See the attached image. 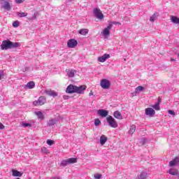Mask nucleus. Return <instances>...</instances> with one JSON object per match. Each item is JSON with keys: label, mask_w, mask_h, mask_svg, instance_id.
<instances>
[{"label": "nucleus", "mask_w": 179, "mask_h": 179, "mask_svg": "<svg viewBox=\"0 0 179 179\" xmlns=\"http://www.w3.org/2000/svg\"><path fill=\"white\" fill-rule=\"evenodd\" d=\"M94 13L96 17H97V19H99L100 20H101L102 19H104V15H103V13H101L100 9L94 8Z\"/></svg>", "instance_id": "nucleus-6"}, {"label": "nucleus", "mask_w": 179, "mask_h": 179, "mask_svg": "<svg viewBox=\"0 0 179 179\" xmlns=\"http://www.w3.org/2000/svg\"><path fill=\"white\" fill-rule=\"evenodd\" d=\"M76 93H78V94H83L85 93V90H86L87 87L86 85H81L80 87H78L76 85Z\"/></svg>", "instance_id": "nucleus-5"}, {"label": "nucleus", "mask_w": 179, "mask_h": 179, "mask_svg": "<svg viewBox=\"0 0 179 179\" xmlns=\"http://www.w3.org/2000/svg\"><path fill=\"white\" fill-rule=\"evenodd\" d=\"M101 177H102L101 174H95L94 175L95 179H100V178H101Z\"/></svg>", "instance_id": "nucleus-40"}, {"label": "nucleus", "mask_w": 179, "mask_h": 179, "mask_svg": "<svg viewBox=\"0 0 179 179\" xmlns=\"http://www.w3.org/2000/svg\"><path fill=\"white\" fill-rule=\"evenodd\" d=\"M69 164V162H68V159L62 161L60 166H62L63 167H65V166H68Z\"/></svg>", "instance_id": "nucleus-33"}, {"label": "nucleus", "mask_w": 179, "mask_h": 179, "mask_svg": "<svg viewBox=\"0 0 179 179\" xmlns=\"http://www.w3.org/2000/svg\"><path fill=\"white\" fill-rule=\"evenodd\" d=\"M41 150L42 153H45L46 155L48 153V149H47L45 147H43Z\"/></svg>", "instance_id": "nucleus-36"}, {"label": "nucleus", "mask_w": 179, "mask_h": 179, "mask_svg": "<svg viewBox=\"0 0 179 179\" xmlns=\"http://www.w3.org/2000/svg\"><path fill=\"white\" fill-rule=\"evenodd\" d=\"M150 22H153L155 20V15L150 17Z\"/></svg>", "instance_id": "nucleus-45"}, {"label": "nucleus", "mask_w": 179, "mask_h": 179, "mask_svg": "<svg viewBox=\"0 0 179 179\" xmlns=\"http://www.w3.org/2000/svg\"><path fill=\"white\" fill-rule=\"evenodd\" d=\"M167 173L171 174V176H178V171L176 169H170Z\"/></svg>", "instance_id": "nucleus-17"}, {"label": "nucleus", "mask_w": 179, "mask_h": 179, "mask_svg": "<svg viewBox=\"0 0 179 179\" xmlns=\"http://www.w3.org/2000/svg\"><path fill=\"white\" fill-rule=\"evenodd\" d=\"M144 87L142 86H138L135 89V94H138L139 92H143V90H144Z\"/></svg>", "instance_id": "nucleus-29"}, {"label": "nucleus", "mask_w": 179, "mask_h": 179, "mask_svg": "<svg viewBox=\"0 0 179 179\" xmlns=\"http://www.w3.org/2000/svg\"><path fill=\"white\" fill-rule=\"evenodd\" d=\"M47 103V99L45 96H40L37 101H34L33 104L36 106H44Z\"/></svg>", "instance_id": "nucleus-2"}, {"label": "nucleus", "mask_w": 179, "mask_h": 179, "mask_svg": "<svg viewBox=\"0 0 179 179\" xmlns=\"http://www.w3.org/2000/svg\"><path fill=\"white\" fill-rule=\"evenodd\" d=\"M69 162V164H73V163H76L78 162V159L76 158H69L67 159Z\"/></svg>", "instance_id": "nucleus-30"}, {"label": "nucleus", "mask_w": 179, "mask_h": 179, "mask_svg": "<svg viewBox=\"0 0 179 179\" xmlns=\"http://www.w3.org/2000/svg\"><path fill=\"white\" fill-rule=\"evenodd\" d=\"M101 124V121H100L99 119H95L94 120V126L99 127Z\"/></svg>", "instance_id": "nucleus-35"}, {"label": "nucleus", "mask_w": 179, "mask_h": 179, "mask_svg": "<svg viewBox=\"0 0 179 179\" xmlns=\"http://www.w3.org/2000/svg\"><path fill=\"white\" fill-rule=\"evenodd\" d=\"M36 86V84L33 81H30L27 83V84L25 85V87H27V89H34V87Z\"/></svg>", "instance_id": "nucleus-21"}, {"label": "nucleus", "mask_w": 179, "mask_h": 179, "mask_svg": "<svg viewBox=\"0 0 179 179\" xmlns=\"http://www.w3.org/2000/svg\"><path fill=\"white\" fill-rule=\"evenodd\" d=\"M45 94H48V96H51L52 97H57V96H58V94L55 92V91L52 90H45Z\"/></svg>", "instance_id": "nucleus-15"}, {"label": "nucleus", "mask_w": 179, "mask_h": 179, "mask_svg": "<svg viewBox=\"0 0 179 179\" xmlns=\"http://www.w3.org/2000/svg\"><path fill=\"white\" fill-rule=\"evenodd\" d=\"M178 178L179 179V173H178Z\"/></svg>", "instance_id": "nucleus-52"}, {"label": "nucleus", "mask_w": 179, "mask_h": 179, "mask_svg": "<svg viewBox=\"0 0 179 179\" xmlns=\"http://www.w3.org/2000/svg\"><path fill=\"white\" fill-rule=\"evenodd\" d=\"M55 124H57V120L55 119H52L48 121V127H52L54 126Z\"/></svg>", "instance_id": "nucleus-28"}, {"label": "nucleus", "mask_w": 179, "mask_h": 179, "mask_svg": "<svg viewBox=\"0 0 179 179\" xmlns=\"http://www.w3.org/2000/svg\"><path fill=\"white\" fill-rule=\"evenodd\" d=\"M36 115L40 120H44V114H43L41 111L36 112Z\"/></svg>", "instance_id": "nucleus-32"}, {"label": "nucleus", "mask_w": 179, "mask_h": 179, "mask_svg": "<svg viewBox=\"0 0 179 179\" xmlns=\"http://www.w3.org/2000/svg\"><path fill=\"white\" fill-rule=\"evenodd\" d=\"M17 15L18 16V17H26V16H27V13L18 12L17 13Z\"/></svg>", "instance_id": "nucleus-31"}, {"label": "nucleus", "mask_w": 179, "mask_h": 179, "mask_svg": "<svg viewBox=\"0 0 179 179\" xmlns=\"http://www.w3.org/2000/svg\"><path fill=\"white\" fill-rule=\"evenodd\" d=\"M76 85H73L72 84L69 85L66 90V93H69V94H72V93H76Z\"/></svg>", "instance_id": "nucleus-7"}, {"label": "nucleus", "mask_w": 179, "mask_h": 179, "mask_svg": "<svg viewBox=\"0 0 179 179\" xmlns=\"http://www.w3.org/2000/svg\"><path fill=\"white\" fill-rule=\"evenodd\" d=\"M17 45H1L0 50H12V48H17Z\"/></svg>", "instance_id": "nucleus-14"}, {"label": "nucleus", "mask_w": 179, "mask_h": 179, "mask_svg": "<svg viewBox=\"0 0 179 179\" xmlns=\"http://www.w3.org/2000/svg\"><path fill=\"white\" fill-rule=\"evenodd\" d=\"M171 20L175 24H179V18L177 16L171 15Z\"/></svg>", "instance_id": "nucleus-18"}, {"label": "nucleus", "mask_w": 179, "mask_h": 179, "mask_svg": "<svg viewBox=\"0 0 179 179\" xmlns=\"http://www.w3.org/2000/svg\"><path fill=\"white\" fill-rule=\"evenodd\" d=\"M100 85L102 89H110L111 86V83L107 79H102L101 80Z\"/></svg>", "instance_id": "nucleus-3"}, {"label": "nucleus", "mask_w": 179, "mask_h": 179, "mask_svg": "<svg viewBox=\"0 0 179 179\" xmlns=\"http://www.w3.org/2000/svg\"><path fill=\"white\" fill-rule=\"evenodd\" d=\"M66 71L69 78H73L75 76V72H76L75 70H66Z\"/></svg>", "instance_id": "nucleus-20"}, {"label": "nucleus", "mask_w": 179, "mask_h": 179, "mask_svg": "<svg viewBox=\"0 0 179 179\" xmlns=\"http://www.w3.org/2000/svg\"><path fill=\"white\" fill-rule=\"evenodd\" d=\"M67 45H78V41L75 39H70L67 42Z\"/></svg>", "instance_id": "nucleus-22"}, {"label": "nucleus", "mask_w": 179, "mask_h": 179, "mask_svg": "<svg viewBox=\"0 0 179 179\" xmlns=\"http://www.w3.org/2000/svg\"><path fill=\"white\" fill-rule=\"evenodd\" d=\"M108 58H110V55L104 54L103 55L98 57V61L99 62H106V61H107V59H108Z\"/></svg>", "instance_id": "nucleus-12"}, {"label": "nucleus", "mask_w": 179, "mask_h": 179, "mask_svg": "<svg viewBox=\"0 0 179 179\" xmlns=\"http://www.w3.org/2000/svg\"><path fill=\"white\" fill-rule=\"evenodd\" d=\"M52 179H62V178L58 176H55V177H52Z\"/></svg>", "instance_id": "nucleus-48"}, {"label": "nucleus", "mask_w": 179, "mask_h": 179, "mask_svg": "<svg viewBox=\"0 0 179 179\" xmlns=\"http://www.w3.org/2000/svg\"><path fill=\"white\" fill-rule=\"evenodd\" d=\"M135 131H136V126L133 124L130 127V129L129 131V134L130 135H134V134L135 133Z\"/></svg>", "instance_id": "nucleus-24"}, {"label": "nucleus", "mask_w": 179, "mask_h": 179, "mask_svg": "<svg viewBox=\"0 0 179 179\" xmlns=\"http://www.w3.org/2000/svg\"><path fill=\"white\" fill-rule=\"evenodd\" d=\"M15 3H23L24 2V0H15Z\"/></svg>", "instance_id": "nucleus-43"}, {"label": "nucleus", "mask_w": 179, "mask_h": 179, "mask_svg": "<svg viewBox=\"0 0 179 179\" xmlns=\"http://www.w3.org/2000/svg\"><path fill=\"white\" fill-rule=\"evenodd\" d=\"M148 173L141 172L136 179H146L148 178Z\"/></svg>", "instance_id": "nucleus-19"}, {"label": "nucleus", "mask_w": 179, "mask_h": 179, "mask_svg": "<svg viewBox=\"0 0 179 179\" xmlns=\"http://www.w3.org/2000/svg\"><path fill=\"white\" fill-rule=\"evenodd\" d=\"M5 128V126L2 123H0V129H3Z\"/></svg>", "instance_id": "nucleus-46"}, {"label": "nucleus", "mask_w": 179, "mask_h": 179, "mask_svg": "<svg viewBox=\"0 0 179 179\" xmlns=\"http://www.w3.org/2000/svg\"><path fill=\"white\" fill-rule=\"evenodd\" d=\"M107 136L105 135H101L100 137V143L101 145H104L107 142Z\"/></svg>", "instance_id": "nucleus-23"}, {"label": "nucleus", "mask_w": 179, "mask_h": 179, "mask_svg": "<svg viewBox=\"0 0 179 179\" xmlns=\"http://www.w3.org/2000/svg\"><path fill=\"white\" fill-rule=\"evenodd\" d=\"M68 48H75V45H68Z\"/></svg>", "instance_id": "nucleus-49"}, {"label": "nucleus", "mask_w": 179, "mask_h": 179, "mask_svg": "<svg viewBox=\"0 0 179 179\" xmlns=\"http://www.w3.org/2000/svg\"><path fill=\"white\" fill-rule=\"evenodd\" d=\"M13 177H22V173L19 171L13 170Z\"/></svg>", "instance_id": "nucleus-25"}, {"label": "nucleus", "mask_w": 179, "mask_h": 179, "mask_svg": "<svg viewBox=\"0 0 179 179\" xmlns=\"http://www.w3.org/2000/svg\"><path fill=\"white\" fill-rule=\"evenodd\" d=\"M113 117H115V118H117V120H122V115L121 114V112L118 110H115L113 113Z\"/></svg>", "instance_id": "nucleus-16"}, {"label": "nucleus", "mask_w": 179, "mask_h": 179, "mask_svg": "<svg viewBox=\"0 0 179 179\" xmlns=\"http://www.w3.org/2000/svg\"><path fill=\"white\" fill-rule=\"evenodd\" d=\"M21 125L24 127V128L31 127V124L30 123L22 122Z\"/></svg>", "instance_id": "nucleus-34"}, {"label": "nucleus", "mask_w": 179, "mask_h": 179, "mask_svg": "<svg viewBox=\"0 0 179 179\" xmlns=\"http://www.w3.org/2000/svg\"><path fill=\"white\" fill-rule=\"evenodd\" d=\"M78 33L80 34H81V36H86V34H87V33H89V29H80Z\"/></svg>", "instance_id": "nucleus-26"}, {"label": "nucleus", "mask_w": 179, "mask_h": 179, "mask_svg": "<svg viewBox=\"0 0 179 179\" xmlns=\"http://www.w3.org/2000/svg\"><path fill=\"white\" fill-rule=\"evenodd\" d=\"M111 29H113V24H109L108 26L105 28L101 32L102 36H103V37H107V36H110Z\"/></svg>", "instance_id": "nucleus-4"}, {"label": "nucleus", "mask_w": 179, "mask_h": 179, "mask_svg": "<svg viewBox=\"0 0 179 179\" xmlns=\"http://www.w3.org/2000/svg\"><path fill=\"white\" fill-rule=\"evenodd\" d=\"M140 143H141V145H145V143H146V138H141L140 141Z\"/></svg>", "instance_id": "nucleus-39"}, {"label": "nucleus", "mask_w": 179, "mask_h": 179, "mask_svg": "<svg viewBox=\"0 0 179 179\" xmlns=\"http://www.w3.org/2000/svg\"><path fill=\"white\" fill-rule=\"evenodd\" d=\"M47 143L49 145V146H52L54 145V141L52 140H48Z\"/></svg>", "instance_id": "nucleus-38"}, {"label": "nucleus", "mask_w": 179, "mask_h": 179, "mask_svg": "<svg viewBox=\"0 0 179 179\" xmlns=\"http://www.w3.org/2000/svg\"><path fill=\"white\" fill-rule=\"evenodd\" d=\"M152 108L155 109L157 111L160 110V101H157L155 105L152 106Z\"/></svg>", "instance_id": "nucleus-27"}, {"label": "nucleus", "mask_w": 179, "mask_h": 179, "mask_svg": "<svg viewBox=\"0 0 179 179\" xmlns=\"http://www.w3.org/2000/svg\"><path fill=\"white\" fill-rule=\"evenodd\" d=\"M168 113L169 114H171V115H176V113L174 112V110H169Z\"/></svg>", "instance_id": "nucleus-41"}, {"label": "nucleus", "mask_w": 179, "mask_h": 179, "mask_svg": "<svg viewBox=\"0 0 179 179\" xmlns=\"http://www.w3.org/2000/svg\"><path fill=\"white\" fill-rule=\"evenodd\" d=\"M1 45H19V43H13L9 40L3 41Z\"/></svg>", "instance_id": "nucleus-13"}, {"label": "nucleus", "mask_w": 179, "mask_h": 179, "mask_svg": "<svg viewBox=\"0 0 179 179\" xmlns=\"http://www.w3.org/2000/svg\"><path fill=\"white\" fill-rule=\"evenodd\" d=\"M19 21H14L13 22V27H19Z\"/></svg>", "instance_id": "nucleus-37"}, {"label": "nucleus", "mask_w": 179, "mask_h": 179, "mask_svg": "<svg viewBox=\"0 0 179 179\" xmlns=\"http://www.w3.org/2000/svg\"><path fill=\"white\" fill-rule=\"evenodd\" d=\"M145 115H148V117H153V115L156 114V112L152 108H145Z\"/></svg>", "instance_id": "nucleus-8"}, {"label": "nucleus", "mask_w": 179, "mask_h": 179, "mask_svg": "<svg viewBox=\"0 0 179 179\" xmlns=\"http://www.w3.org/2000/svg\"><path fill=\"white\" fill-rule=\"evenodd\" d=\"M171 61L172 62H176V59L171 58Z\"/></svg>", "instance_id": "nucleus-51"}, {"label": "nucleus", "mask_w": 179, "mask_h": 179, "mask_svg": "<svg viewBox=\"0 0 179 179\" xmlns=\"http://www.w3.org/2000/svg\"><path fill=\"white\" fill-rule=\"evenodd\" d=\"M170 167H174V166H179V157H176L172 161L169 162Z\"/></svg>", "instance_id": "nucleus-9"}, {"label": "nucleus", "mask_w": 179, "mask_h": 179, "mask_svg": "<svg viewBox=\"0 0 179 179\" xmlns=\"http://www.w3.org/2000/svg\"><path fill=\"white\" fill-rule=\"evenodd\" d=\"M120 24V22H110L109 24H112V27H113V24Z\"/></svg>", "instance_id": "nucleus-47"}, {"label": "nucleus", "mask_w": 179, "mask_h": 179, "mask_svg": "<svg viewBox=\"0 0 179 179\" xmlns=\"http://www.w3.org/2000/svg\"><path fill=\"white\" fill-rule=\"evenodd\" d=\"M106 121L109 125V127H111V128H117L118 123H117V121H115V119L113 117V116L109 115L106 117Z\"/></svg>", "instance_id": "nucleus-1"}, {"label": "nucleus", "mask_w": 179, "mask_h": 179, "mask_svg": "<svg viewBox=\"0 0 179 179\" xmlns=\"http://www.w3.org/2000/svg\"><path fill=\"white\" fill-rule=\"evenodd\" d=\"M178 57L179 58V53L178 54Z\"/></svg>", "instance_id": "nucleus-53"}, {"label": "nucleus", "mask_w": 179, "mask_h": 179, "mask_svg": "<svg viewBox=\"0 0 179 179\" xmlns=\"http://www.w3.org/2000/svg\"><path fill=\"white\" fill-rule=\"evenodd\" d=\"M89 96H93V91H91V92L89 93Z\"/></svg>", "instance_id": "nucleus-50"}, {"label": "nucleus", "mask_w": 179, "mask_h": 179, "mask_svg": "<svg viewBox=\"0 0 179 179\" xmlns=\"http://www.w3.org/2000/svg\"><path fill=\"white\" fill-rule=\"evenodd\" d=\"M2 8H3L5 10H11L12 3H9V1H4Z\"/></svg>", "instance_id": "nucleus-10"}, {"label": "nucleus", "mask_w": 179, "mask_h": 179, "mask_svg": "<svg viewBox=\"0 0 179 179\" xmlns=\"http://www.w3.org/2000/svg\"><path fill=\"white\" fill-rule=\"evenodd\" d=\"M63 99H64V100H68V99H69V96L64 95V96H63Z\"/></svg>", "instance_id": "nucleus-44"}, {"label": "nucleus", "mask_w": 179, "mask_h": 179, "mask_svg": "<svg viewBox=\"0 0 179 179\" xmlns=\"http://www.w3.org/2000/svg\"><path fill=\"white\" fill-rule=\"evenodd\" d=\"M3 79V71H0V80Z\"/></svg>", "instance_id": "nucleus-42"}, {"label": "nucleus", "mask_w": 179, "mask_h": 179, "mask_svg": "<svg viewBox=\"0 0 179 179\" xmlns=\"http://www.w3.org/2000/svg\"><path fill=\"white\" fill-rule=\"evenodd\" d=\"M98 115H99L100 117H107V115H108V110L104 109H99L98 110Z\"/></svg>", "instance_id": "nucleus-11"}]
</instances>
